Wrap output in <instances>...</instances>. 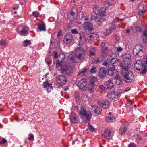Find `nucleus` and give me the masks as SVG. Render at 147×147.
Wrapping results in <instances>:
<instances>
[{"label":"nucleus","mask_w":147,"mask_h":147,"mask_svg":"<svg viewBox=\"0 0 147 147\" xmlns=\"http://www.w3.org/2000/svg\"><path fill=\"white\" fill-rule=\"evenodd\" d=\"M79 114L82 116L83 121L87 122L91 118L92 113L89 110H86L84 107H81Z\"/></svg>","instance_id":"4"},{"label":"nucleus","mask_w":147,"mask_h":147,"mask_svg":"<svg viewBox=\"0 0 147 147\" xmlns=\"http://www.w3.org/2000/svg\"><path fill=\"white\" fill-rule=\"evenodd\" d=\"M93 37L92 34H85L81 35L80 36V38L81 40H84L86 42H89L91 39Z\"/></svg>","instance_id":"17"},{"label":"nucleus","mask_w":147,"mask_h":147,"mask_svg":"<svg viewBox=\"0 0 147 147\" xmlns=\"http://www.w3.org/2000/svg\"><path fill=\"white\" fill-rule=\"evenodd\" d=\"M34 136L31 134H30L28 138V139L31 141H33L34 140Z\"/></svg>","instance_id":"42"},{"label":"nucleus","mask_w":147,"mask_h":147,"mask_svg":"<svg viewBox=\"0 0 147 147\" xmlns=\"http://www.w3.org/2000/svg\"><path fill=\"white\" fill-rule=\"evenodd\" d=\"M107 70L104 68H101L99 72V76L100 78H102L106 76Z\"/></svg>","instance_id":"22"},{"label":"nucleus","mask_w":147,"mask_h":147,"mask_svg":"<svg viewBox=\"0 0 147 147\" xmlns=\"http://www.w3.org/2000/svg\"><path fill=\"white\" fill-rule=\"evenodd\" d=\"M105 42L102 43L101 44V46L102 47V48L103 49H105Z\"/></svg>","instance_id":"49"},{"label":"nucleus","mask_w":147,"mask_h":147,"mask_svg":"<svg viewBox=\"0 0 147 147\" xmlns=\"http://www.w3.org/2000/svg\"><path fill=\"white\" fill-rule=\"evenodd\" d=\"M105 9L103 8H100L98 10L97 14L99 15L100 17H102L104 16Z\"/></svg>","instance_id":"26"},{"label":"nucleus","mask_w":147,"mask_h":147,"mask_svg":"<svg viewBox=\"0 0 147 147\" xmlns=\"http://www.w3.org/2000/svg\"><path fill=\"white\" fill-rule=\"evenodd\" d=\"M58 59H57V62H62V61L65 58V56L63 53H60L58 56Z\"/></svg>","instance_id":"31"},{"label":"nucleus","mask_w":147,"mask_h":147,"mask_svg":"<svg viewBox=\"0 0 147 147\" xmlns=\"http://www.w3.org/2000/svg\"><path fill=\"white\" fill-rule=\"evenodd\" d=\"M79 88L84 90L87 88V82L85 79H83L78 82V84Z\"/></svg>","instance_id":"18"},{"label":"nucleus","mask_w":147,"mask_h":147,"mask_svg":"<svg viewBox=\"0 0 147 147\" xmlns=\"http://www.w3.org/2000/svg\"><path fill=\"white\" fill-rule=\"evenodd\" d=\"M121 93L112 92L107 94V97L109 99L112 101L117 100L118 99V96Z\"/></svg>","instance_id":"10"},{"label":"nucleus","mask_w":147,"mask_h":147,"mask_svg":"<svg viewBox=\"0 0 147 147\" xmlns=\"http://www.w3.org/2000/svg\"><path fill=\"white\" fill-rule=\"evenodd\" d=\"M84 19V20H88V19L87 18H85Z\"/></svg>","instance_id":"60"},{"label":"nucleus","mask_w":147,"mask_h":147,"mask_svg":"<svg viewBox=\"0 0 147 147\" xmlns=\"http://www.w3.org/2000/svg\"><path fill=\"white\" fill-rule=\"evenodd\" d=\"M97 79L94 77L91 78L88 83L87 84V88L91 92L95 90L98 84Z\"/></svg>","instance_id":"5"},{"label":"nucleus","mask_w":147,"mask_h":147,"mask_svg":"<svg viewBox=\"0 0 147 147\" xmlns=\"http://www.w3.org/2000/svg\"><path fill=\"white\" fill-rule=\"evenodd\" d=\"M109 115H111V112H109Z\"/></svg>","instance_id":"62"},{"label":"nucleus","mask_w":147,"mask_h":147,"mask_svg":"<svg viewBox=\"0 0 147 147\" xmlns=\"http://www.w3.org/2000/svg\"><path fill=\"white\" fill-rule=\"evenodd\" d=\"M98 104L101 107L107 109L110 105V102L107 100H99L97 101Z\"/></svg>","instance_id":"13"},{"label":"nucleus","mask_w":147,"mask_h":147,"mask_svg":"<svg viewBox=\"0 0 147 147\" xmlns=\"http://www.w3.org/2000/svg\"><path fill=\"white\" fill-rule=\"evenodd\" d=\"M89 56L90 57H92L93 56H94L96 55L95 48L93 47L90 49L89 51Z\"/></svg>","instance_id":"33"},{"label":"nucleus","mask_w":147,"mask_h":147,"mask_svg":"<svg viewBox=\"0 0 147 147\" xmlns=\"http://www.w3.org/2000/svg\"><path fill=\"white\" fill-rule=\"evenodd\" d=\"M131 67L129 61L123 62L120 63V67L122 68L121 74L129 71V70Z\"/></svg>","instance_id":"7"},{"label":"nucleus","mask_w":147,"mask_h":147,"mask_svg":"<svg viewBox=\"0 0 147 147\" xmlns=\"http://www.w3.org/2000/svg\"><path fill=\"white\" fill-rule=\"evenodd\" d=\"M129 32V29H127V30H126V32L127 33H128Z\"/></svg>","instance_id":"58"},{"label":"nucleus","mask_w":147,"mask_h":147,"mask_svg":"<svg viewBox=\"0 0 147 147\" xmlns=\"http://www.w3.org/2000/svg\"><path fill=\"white\" fill-rule=\"evenodd\" d=\"M76 109H77V110H78L79 109L78 108L77 106L76 107Z\"/></svg>","instance_id":"59"},{"label":"nucleus","mask_w":147,"mask_h":147,"mask_svg":"<svg viewBox=\"0 0 147 147\" xmlns=\"http://www.w3.org/2000/svg\"><path fill=\"white\" fill-rule=\"evenodd\" d=\"M134 66L136 70L140 71L142 70L141 72L142 74H145L146 72L147 69V59L146 58H143L142 61H137L134 64Z\"/></svg>","instance_id":"2"},{"label":"nucleus","mask_w":147,"mask_h":147,"mask_svg":"<svg viewBox=\"0 0 147 147\" xmlns=\"http://www.w3.org/2000/svg\"><path fill=\"white\" fill-rule=\"evenodd\" d=\"M134 137L135 138L137 142L141 141L142 140V138L139 134H134Z\"/></svg>","instance_id":"32"},{"label":"nucleus","mask_w":147,"mask_h":147,"mask_svg":"<svg viewBox=\"0 0 147 147\" xmlns=\"http://www.w3.org/2000/svg\"><path fill=\"white\" fill-rule=\"evenodd\" d=\"M115 118L114 117L109 116L106 118V121L107 122H113L115 121Z\"/></svg>","instance_id":"34"},{"label":"nucleus","mask_w":147,"mask_h":147,"mask_svg":"<svg viewBox=\"0 0 147 147\" xmlns=\"http://www.w3.org/2000/svg\"><path fill=\"white\" fill-rule=\"evenodd\" d=\"M72 39V36L70 34L66 35L64 38V42L66 43H68L71 42Z\"/></svg>","instance_id":"23"},{"label":"nucleus","mask_w":147,"mask_h":147,"mask_svg":"<svg viewBox=\"0 0 147 147\" xmlns=\"http://www.w3.org/2000/svg\"><path fill=\"white\" fill-rule=\"evenodd\" d=\"M94 7L93 11L94 12H95V13L92 15L91 19L92 20H95L96 22H97L98 24L100 25L101 24L102 20V19L99 18L96 16V10L98 8V6H94Z\"/></svg>","instance_id":"11"},{"label":"nucleus","mask_w":147,"mask_h":147,"mask_svg":"<svg viewBox=\"0 0 147 147\" xmlns=\"http://www.w3.org/2000/svg\"><path fill=\"white\" fill-rule=\"evenodd\" d=\"M121 74L124 80L126 82H131L134 80V74L133 73L130 71Z\"/></svg>","instance_id":"6"},{"label":"nucleus","mask_w":147,"mask_h":147,"mask_svg":"<svg viewBox=\"0 0 147 147\" xmlns=\"http://www.w3.org/2000/svg\"><path fill=\"white\" fill-rule=\"evenodd\" d=\"M88 129L92 132L94 131V128L89 123H88Z\"/></svg>","instance_id":"39"},{"label":"nucleus","mask_w":147,"mask_h":147,"mask_svg":"<svg viewBox=\"0 0 147 147\" xmlns=\"http://www.w3.org/2000/svg\"><path fill=\"white\" fill-rule=\"evenodd\" d=\"M99 88L102 90L104 89V87L103 85H100L99 86Z\"/></svg>","instance_id":"50"},{"label":"nucleus","mask_w":147,"mask_h":147,"mask_svg":"<svg viewBox=\"0 0 147 147\" xmlns=\"http://www.w3.org/2000/svg\"><path fill=\"white\" fill-rule=\"evenodd\" d=\"M38 28L40 31H45V27L44 24H38Z\"/></svg>","instance_id":"35"},{"label":"nucleus","mask_w":147,"mask_h":147,"mask_svg":"<svg viewBox=\"0 0 147 147\" xmlns=\"http://www.w3.org/2000/svg\"><path fill=\"white\" fill-rule=\"evenodd\" d=\"M122 58L123 59V62L128 61V60L130 59L131 57L130 55L129 54H125L122 55Z\"/></svg>","instance_id":"27"},{"label":"nucleus","mask_w":147,"mask_h":147,"mask_svg":"<svg viewBox=\"0 0 147 147\" xmlns=\"http://www.w3.org/2000/svg\"><path fill=\"white\" fill-rule=\"evenodd\" d=\"M71 32L72 33L74 34H76L78 33L77 30L76 29L71 30Z\"/></svg>","instance_id":"47"},{"label":"nucleus","mask_w":147,"mask_h":147,"mask_svg":"<svg viewBox=\"0 0 147 147\" xmlns=\"http://www.w3.org/2000/svg\"><path fill=\"white\" fill-rule=\"evenodd\" d=\"M54 57L55 58H57V59H58V56H57V55L56 53H54Z\"/></svg>","instance_id":"52"},{"label":"nucleus","mask_w":147,"mask_h":147,"mask_svg":"<svg viewBox=\"0 0 147 147\" xmlns=\"http://www.w3.org/2000/svg\"><path fill=\"white\" fill-rule=\"evenodd\" d=\"M104 57L103 56L99 57L97 59H95V61L96 63H100L103 60Z\"/></svg>","instance_id":"36"},{"label":"nucleus","mask_w":147,"mask_h":147,"mask_svg":"<svg viewBox=\"0 0 147 147\" xmlns=\"http://www.w3.org/2000/svg\"><path fill=\"white\" fill-rule=\"evenodd\" d=\"M133 53L134 55L142 56L143 54L142 47L140 45H136L133 49Z\"/></svg>","instance_id":"8"},{"label":"nucleus","mask_w":147,"mask_h":147,"mask_svg":"<svg viewBox=\"0 0 147 147\" xmlns=\"http://www.w3.org/2000/svg\"><path fill=\"white\" fill-rule=\"evenodd\" d=\"M114 82L117 85H120L122 83V80L119 76L117 75L114 79L110 78L105 82L104 84L105 85L108 86V88H112L114 87Z\"/></svg>","instance_id":"3"},{"label":"nucleus","mask_w":147,"mask_h":147,"mask_svg":"<svg viewBox=\"0 0 147 147\" xmlns=\"http://www.w3.org/2000/svg\"><path fill=\"white\" fill-rule=\"evenodd\" d=\"M61 31H59L58 32V34H57V36H59L60 35H61Z\"/></svg>","instance_id":"56"},{"label":"nucleus","mask_w":147,"mask_h":147,"mask_svg":"<svg viewBox=\"0 0 147 147\" xmlns=\"http://www.w3.org/2000/svg\"><path fill=\"white\" fill-rule=\"evenodd\" d=\"M95 68L94 67H92L91 68V72L92 73H94L95 72Z\"/></svg>","instance_id":"46"},{"label":"nucleus","mask_w":147,"mask_h":147,"mask_svg":"<svg viewBox=\"0 0 147 147\" xmlns=\"http://www.w3.org/2000/svg\"><path fill=\"white\" fill-rule=\"evenodd\" d=\"M136 29L137 31H138L140 32L141 31V30L139 27H138V28H136Z\"/></svg>","instance_id":"53"},{"label":"nucleus","mask_w":147,"mask_h":147,"mask_svg":"<svg viewBox=\"0 0 147 147\" xmlns=\"http://www.w3.org/2000/svg\"><path fill=\"white\" fill-rule=\"evenodd\" d=\"M86 70H84L83 71H80L79 72V73L78 74V75H79L80 74H83L84 73H85L86 71Z\"/></svg>","instance_id":"51"},{"label":"nucleus","mask_w":147,"mask_h":147,"mask_svg":"<svg viewBox=\"0 0 147 147\" xmlns=\"http://www.w3.org/2000/svg\"><path fill=\"white\" fill-rule=\"evenodd\" d=\"M130 89V88L129 87H127L126 88V89L125 90L126 91H128Z\"/></svg>","instance_id":"55"},{"label":"nucleus","mask_w":147,"mask_h":147,"mask_svg":"<svg viewBox=\"0 0 147 147\" xmlns=\"http://www.w3.org/2000/svg\"><path fill=\"white\" fill-rule=\"evenodd\" d=\"M115 28V26H113L111 27H109L107 29L106 32L104 33V35L105 36H106L108 35L109 34L111 33L112 31V30Z\"/></svg>","instance_id":"30"},{"label":"nucleus","mask_w":147,"mask_h":147,"mask_svg":"<svg viewBox=\"0 0 147 147\" xmlns=\"http://www.w3.org/2000/svg\"><path fill=\"white\" fill-rule=\"evenodd\" d=\"M56 81L58 84L62 85L65 84L66 82V78L63 75H60L57 76Z\"/></svg>","instance_id":"14"},{"label":"nucleus","mask_w":147,"mask_h":147,"mask_svg":"<svg viewBox=\"0 0 147 147\" xmlns=\"http://www.w3.org/2000/svg\"><path fill=\"white\" fill-rule=\"evenodd\" d=\"M70 57L71 58V60L73 61L74 60V57H72V56L71 57L70 56Z\"/></svg>","instance_id":"57"},{"label":"nucleus","mask_w":147,"mask_h":147,"mask_svg":"<svg viewBox=\"0 0 147 147\" xmlns=\"http://www.w3.org/2000/svg\"><path fill=\"white\" fill-rule=\"evenodd\" d=\"M15 9H15V7H13V9L14 10H15Z\"/></svg>","instance_id":"64"},{"label":"nucleus","mask_w":147,"mask_h":147,"mask_svg":"<svg viewBox=\"0 0 147 147\" xmlns=\"http://www.w3.org/2000/svg\"><path fill=\"white\" fill-rule=\"evenodd\" d=\"M128 147H136V145L134 143H131L129 145Z\"/></svg>","instance_id":"45"},{"label":"nucleus","mask_w":147,"mask_h":147,"mask_svg":"<svg viewBox=\"0 0 147 147\" xmlns=\"http://www.w3.org/2000/svg\"><path fill=\"white\" fill-rule=\"evenodd\" d=\"M134 1V0H130V1Z\"/></svg>","instance_id":"63"},{"label":"nucleus","mask_w":147,"mask_h":147,"mask_svg":"<svg viewBox=\"0 0 147 147\" xmlns=\"http://www.w3.org/2000/svg\"><path fill=\"white\" fill-rule=\"evenodd\" d=\"M24 43V46L27 47L28 45H30L31 44V42L30 40H26L23 42Z\"/></svg>","instance_id":"37"},{"label":"nucleus","mask_w":147,"mask_h":147,"mask_svg":"<svg viewBox=\"0 0 147 147\" xmlns=\"http://www.w3.org/2000/svg\"><path fill=\"white\" fill-rule=\"evenodd\" d=\"M6 141L5 139L2 138H0V144H5Z\"/></svg>","instance_id":"40"},{"label":"nucleus","mask_w":147,"mask_h":147,"mask_svg":"<svg viewBox=\"0 0 147 147\" xmlns=\"http://www.w3.org/2000/svg\"><path fill=\"white\" fill-rule=\"evenodd\" d=\"M14 13L15 14H16L17 13V11H16L14 12Z\"/></svg>","instance_id":"61"},{"label":"nucleus","mask_w":147,"mask_h":147,"mask_svg":"<svg viewBox=\"0 0 147 147\" xmlns=\"http://www.w3.org/2000/svg\"><path fill=\"white\" fill-rule=\"evenodd\" d=\"M84 29L86 32L92 31L93 29V26L92 23L85 22L83 24Z\"/></svg>","instance_id":"16"},{"label":"nucleus","mask_w":147,"mask_h":147,"mask_svg":"<svg viewBox=\"0 0 147 147\" xmlns=\"http://www.w3.org/2000/svg\"><path fill=\"white\" fill-rule=\"evenodd\" d=\"M75 55L80 60L84 59V51L80 47L77 48L75 51Z\"/></svg>","instance_id":"9"},{"label":"nucleus","mask_w":147,"mask_h":147,"mask_svg":"<svg viewBox=\"0 0 147 147\" xmlns=\"http://www.w3.org/2000/svg\"><path fill=\"white\" fill-rule=\"evenodd\" d=\"M145 7L143 5H140L139 7V10L138 11V13L140 15H142L144 14L146 11Z\"/></svg>","instance_id":"28"},{"label":"nucleus","mask_w":147,"mask_h":147,"mask_svg":"<svg viewBox=\"0 0 147 147\" xmlns=\"http://www.w3.org/2000/svg\"><path fill=\"white\" fill-rule=\"evenodd\" d=\"M108 74L110 76H113L115 74L116 76L118 74V72L116 69H115V67L113 65H111L110 66H108Z\"/></svg>","instance_id":"15"},{"label":"nucleus","mask_w":147,"mask_h":147,"mask_svg":"<svg viewBox=\"0 0 147 147\" xmlns=\"http://www.w3.org/2000/svg\"><path fill=\"white\" fill-rule=\"evenodd\" d=\"M32 14L34 17H37L38 16L39 14L37 11H34L33 12Z\"/></svg>","instance_id":"43"},{"label":"nucleus","mask_w":147,"mask_h":147,"mask_svg":"<svg viewBox=\"0 0 147 147\" xmlns=\"http://www.w3.org/2000/svg\"><path fill=\"white\" fill-rule=\"evenodd\" d=\"M113 134L112 130L107 128L105 130L104 133L102 134V135L106 139L110 140L112 138Z\"/></svg>","instance_id":"12"},{"label":"nucleus","mask_w":147,"mask_h":147,"mask_svg":"<svg viewBox=\"0 0 147 147\" xmlns=\"http://www.w3.org/2000/svg\"><path fill=\"white\" fill-rule=\"evenodd\" d=\"M70 119L71 123H76L78 121V119L76 114L74 113H71Z\"/></svg>","instance_id":"21"},{"label":"nucleus","mask_w":147,"mask_h":147,"mask_svg":"<svg viewBox=\"0 0 147 147\" xmlns=\"http://www.w3.org/2000/svg\"><path fill=\"white\" fill-rule=\"evenodd\" d=\"M70 14L72 16H74L75 14V13L73 11H71L70 12Z\"/></svg>","instance_id":"54"},{"label":"nucleus","mask_w":147,"mask_h":147,"mask_svg":"<svg viewBox=\"0 0 147 147\" xmlns=\"http://www.w3.org/2000/svg\"><path fill=\"white\" fill-rule=\"evenodd\" d=\"M43 85L44 88L48 92L51 91V90L53 89L51 84H49L47 82H44L43 83Z\"/></svg>","instance_id":"24"},{"label":"nucleus","mask_w":147,"mask_h":147,"mask_svg":"<svg viewBox=\"0 0 147 147\" xmlns=\"http://www.w3.org/2000/svg\"><path fill=\"white\" fill-rule=\"evenodd\" d=\"M117 60V55L114 53H112L109 57H108V60L110 61L111 65H113Z\"/></svg>","instance_id":"20"},{"label":"nucleus","mask_w":147,"mask_h":147,"mask_svg":"<svg viewBox=\"0 0 147 147\" xmlns=\"http://www.w3.org/2000/svg\"><path fill=\"white\" fill-rule=\"evenodd\" d=\"M92 110L93 111L95 115H97L100 113L102 111V109L97 106L93 105L92 106Z\"/></svg>","instance_id":"19"},{"label":"nucleus","mask_w":147,"mask_h":147,"mask_svg":"<svg viewBox=\"0 0 147 147\" xmlns=\"http://www.w3.org/2000/svg\"><path fill=\"white\" fill-rule=\"evenodd\" d=\"M143 35L146 38H147V30H145L143 31Z\"/></svg>","instance_id":"44"},{"label":"nucleus","mask_w":147,"mask_h":147,"mask_svg":"<svg viewBox=\"0 0 147 147\" xmlns=\"http://www.w3.org/2000/svg\"><path fill=\"white\" fill-rule=\"evenodd\" d=\"M0 45L3 46H5L7 45L6 42L3 40H1L0 41Z\"/></svg>","instance_id":"41"},{"label":"nucleus","mask_w":147,"mask_h":147,"mask_svg":"<svg viewBox=\"0 0 147 147\" xmlns=\"http://www.w3.org/2000/svg\"><path fill=\"white\" fill-rule=\"evenodd\" d=\"M56 68L57 70L67 75H69L73 73V68L63 62H57Z\"/></svg>","instance_id":"1"},{"label":"nucleus","mask_w":147,"mask_h":147,"mask_svg":"<svg viewBox=\"0 0 147 147\" xmlns=\"http://www.w3.org/2000/svg\"><path fill=\"white\" fill-rule=\"evenodd\" d=\"M123 50V49L120 47L117 48V51L118 52H121Z\"/></svg>","instance_id":"48"},{"label":"nucleus","mask_w":147,"mask_h":147,"mask_svg":"<svg viewBox=\"0 0 147 147\" xmlns=\"http://www.w3.org/2000/svg\"><path fill=\"white\" fill-rule=\"evenodd\" d=\"M109 60H108V58L107 60L106 61H105L103 63V64L104 66H107L108 65V66H110L111 65L110 64V61Z\"/></svg>","instance_id":"38"},{"label":"nucleus","mask_w":147,"mask_h":147,"mask_svg":"<svg viewBox=\"0 0 147 147\" xmlns=\"http://www.w3.org/2000/svg\"><path fill=\"white\" fill-rule=\"evenodd\" d=\"M127 131V126L125 125H123L120 127L119 130V134L122 135L124 134Z\"/></svg>","instance_id":"25"},{"label":"nucleus","mask_w":147,"mask_h":147,"mask_svg":"<svg viewBox=\"0 0 147 147\" xmlns=\"http://www.w3.org/2000/svg\"><path fill=\"white\" fill-rule=\"evenodd\" d=\"M28 27L26 26H24L20 31V35L25 36L26 34L28 31Z\"/></svg>","instance_id":"29"}]
</instances>
